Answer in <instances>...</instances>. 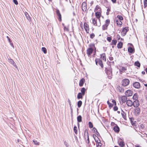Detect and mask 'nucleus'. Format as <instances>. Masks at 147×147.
<instances>
[{
    "instance_id": "nucleus-16",
    "label": "nucleus",
    "mask_w": 147,
    "mask_h": 147,
    "mask_svg": "<svg viewBox=\"0 0 147 147\" xmlns=\"http://www.w3.org/2000/svg\"><path fill=\"white\" fill-rule=\"evenodd\" d=\"M126 104L128 107H131L133 105V102L130 100H128L126 101Z\"/></svg>"
},
{
    "instance_id": "nucleus-42",
    "label": "nucleus",
    "mask_w": 147,
    "mask_h": 147,
    "mask_svg": "<svg viewBox=\"0 0 147 147\" xmlns=\"http://www.w3.org/2000/svg\"><path fill=\"white\" fill-rule=\"evenodd\" d=\"M110 23V20L109 19H107L105 21L106 24H106V25H107V26H108Z\"/></svg>"
},
{
    "instance_id": "nucleus-53",
    "label": "nucleus",
    "mask_w": 147,
    "mask_h": 147,
    "mask_svg": "<svg viewBox=\"0 0 147 147\" xmlns=\"http://www.w3.org/2000/svg\"><path fill=\"white\" fill-rule=\"evenodd\" d=\"M98 136H100V135L99 134V133L97 131V130H96V132L95 133Z\"/></svg>"
},
{
    "instance_id": "nucleus-38",
    "label": "nucleus",
    "mask_w": 147,
    "mask_h": 147,
    "mask_svg": "<svg viewBox=\"0 0 147 147\" xmlns=\"http://www.w3.org/2000/svg\"><path fill=\"white\" fill-rule=\"evenodd\" d=\"M74 130L75 133L76 134L78 133V129L77 127L75 125L74 127Z\"/></svg>"
},
{
    "instance_id": "nucleus-5",
    "label": "nucleus",
    "mask_w": 147,
    "mask_h": 147,
    "mask_svg": "<svg viewBox=\"0 0 147 147\" xmlns=\"http://www.w3.org/2000/svg\"><path fill=\"white\" fill-rule=\"evenodd\" d=\"M129 81L127 79H125L123 80L122 81V86L125 87L127 86L129 84Z\"/></svg>"
},
{
    "instance_id": "nucleus-39",
    "label": "nucleus",
    "mask_w": 147,
    "mask_h": 147,
    "mask_svg": "<svg viewBox=\"0 0 147 147\" xmlns=\"http://www.w3.org/2000/svg\"><path fill=\"white\" fill-rule=\"evenodd\" d=\"M42 52L45 54H46L47 53V50L45 47H42Z\"/></svg>"
},
{
    "instance_id": "nucleus-56",
    "label": "nucleus",
    "mask_w": 147,
    "mask_h": 147,
    "mask_svg": "<svg viewBox=\"0 0 147 147\" xmlns=\"http://www.w3.org/2000/svg\"><path fill=\"white\" fill-rule=\"evenodd\" d=\"M96 130H97L96 129L95 127H93V129H92V131L94 132L95 133L96 132Z\"/></svg>"
},
{
    "instance_id": "nucleus-25",
    "label": "nucleus",
    "mask_w": 147,
    "mask_h": 147,
    "mask_svg": "<svg viewBox=\"0 0 147 147\" xmlns=\"http://www.w3.org/2000/svg\"><path fill=\"white\" fill-rule=\"evenodd\" d=\"M84 95L82 94L80 92H79L77 96V98L78 99H82L83 96H84Z\"/></svg>"
},
{
    "instance_id": "nucleus-37",
    "label": "nucleus",
    "mask_w": 147,
    "mask_h": 147,
    "mask_svg": "<svg viewBox=\"0 0 147 147\" xmlns=\"http://www.w3.org/2000/svg\"><path fill=\"white\" fill-rule=\"evenodd\" d=\"M92 23L94 26L97 25L96 20L95 18L92 19Z\"/></svg>"
},
{
    "instance_id": "nucleus-20",
    "label": "nucleus",
    "mask_w": 147,
    "mask_h": 147,
    "mask_svg": "<svg viewBox=\"0 0 147 147\" xmlns=\"http://www.w3.org/2000/svg\"><path fill=\"white\" fill-rule=\"evenodd\" d=\"M85 80L83 78L81 79L80 81L79 86L80 87L83 86L85 82Z\"/></svg>"
},
{
    "instance_id": "nucleus-48",
    "label": "nucleus",
    "mask_w": 147,
    "mask_h": 147,
    "mask_svg": "<svg viewBox=\"0 0 147 147\" xmlns=\"http://www.w3.org/2000/svg\"><path fill=\"white\" fill-rule=\"evenodd\" d=\"M118 109V107L116 105L114 106L113 108V110L114 111H116Z\"/></svg>"
},
{
    "instance_id": "nucleus-30",
    "label": "nucleus",
    "mask_w": 147,
    "mask_h": 147,
    "mask_svg": "<svg viewBox=\"0 0 147 147\" xmlns=\"http://www.w3.org/2000/svg\"><path fill=\"white\" fill-rule=\"evenodd\" d=\"M134 65L138 67H140V63L138 61H136L134 63Z\"/></svg>"
},
{
    "instance_id": "nucleus-62",
    "label": "nucleus",
    "mask_w": 147,
    "mask_h": 147,
    "mask_svg": "<svg viewBox=\"0 0 147 147\" xmlns=\"http://www.w3.org/2000/svg\"><path fill=\"white\" fill-rule=\"evenodd\" d=\"M93 137L94 138V139L95 140V138L96 137H97V138H98V139H99V138H98V137L96 136V135L95 134H93Z\"/></svg>"
},
{
    "instance_id": "nucleus-3",
    "label": "nucleus",
    "mask_w": 147,
    "mask_h": 147,
    "mask_svg": "<svg viewBox=\"0 0 147 147\" xmlns=\"http://www.w3.org/2000/svg\"><path fill=\"white\" fill-rule=\"evenodd\" d=\"M134 109L133 113L135 116H138L140 114L141 109L139 107H135Z\"/></svg>"
},
{
    "instance_id": "nucleus-6",
    "label": "nucleus",
    "mask_w": 147,
    "mask_h": 147,
    "mask_svg": "<svg viewBox=\"0 0 147 147\" xmlns=\"http://www.w3.org/2000/svg\"><path fill=\"white\" fill-rule=\"evenodd\" d=\"M113 123L115 126L114 127L113 129L115 132L119 133L120 131V128L117 124H115L114 122H112L111 124Z\"/></svg>"
},
{
    "instance_id": "nucleus-29",
    "label": "nucleus",
    "mask_w": 147,
    "mask_h": 147,
    "mask_svg": "<svg viewBox=\"0 0 147 147\" xmlns=\"http://www.w3.org/2000/svg\"><path fill=\"white\" fill-rule=\"evenodd\" d=\"M25 15L26 16V17L27 18V19L29 21H31V20L30 19V17L29 14L27 12H26L25 13Z\"/></svg>"
},
{
    "instance_id": "nucleus-57",
    "label": "nucleus",
    "mask_w": 147,
    "mask_h": 147,
    "mask_svg": "<svg viewBox=\"0 0 147 147\" xmlns=\"http://www.w3.org/2000/svg\"><path fill=\"white\" fill-rule=\"evenodd\" d=\"M7 38L8 40V41L9 42H12L10 38L9 37H8V36H7Z\"/></svg>"
},
{
    "instance_id": "nucleus-23",
    "label": "nucleus",
    "mask_w": 147,
    "mask_h": 147,
    "mask_svg": "<svg viewBox=\"0 0 147 147\" xmlns=\"http://www.w3.org/2000/svg\"><path fill=\"white\" fill-rule=\"evenodd\" d=\"M8 59L9 60V62L10 63L13 65L14 66H15L16 67H17V66L16 65V63H15V62L14 61L13 59Z\"/></svg>"
},
{
    "instance_id": "nucleus-49",
    "label": "nucleus",
    "mask_w": 147,
    "mask_h": 147,
    "mask_svg": "<svg viewBox=\"0 0 147 147\" xmlns=\"http://www.w3.org/2000/svg\"><path fill=\"white\" fill-rule=\"evenodd\" d=\"M64 144L66 147H69V145L68 144V143L66 141L64 142Z\"/></svg>"
},
{
    "instance_id": "nucleus-27",
    "label": "nucleus",
    "mask_w": 147,
    "mask_h": 147,
    "mask_svg": "<svg viewBox=\"0 0 147 147\" xmlns=\"http://www.w3.org/2000/svg\"><path fill=\"white\" fill-rule=\"evenodd\" d=\"M100 57L102 58V59L105 61H106V57L105 56V53H103L100 55Z\"/></svg>"
},
{
    "instance_id": "nucleus-60",
    "label": "nucleus",
    "mask_w": 147,
    "mask_h": 147,
    "mask_svg": "<svg viewBox=\"0 0 147 147\" xmlns=\"http://www.w3.org/2000/svg\"><path fill=\"white\" fill-rule=\"evenodd\" d=\"M121 69L123 70V71H125V70H127V69L126 68V67H122Z\"/></svg>"
},
{
    "instance_id": "nucleus-8",
    "label": "nucleus",
    "mask_w": 147,
    "mask_h": 147,
    "mask_svg": "<svg viewBox=\"0 0 147 147\" xmlns=\"http://www.w3.org/2000/svg\"><path fill=\"white\" fill-rule=\"evenodd\" d=\"M122 20H119L117 19V18H115V21L116 23L117 24V26L119 27H121L122 24V22L121 21Z\"/></svg>"
},
{
    "instance_id": "nucleus-7",
    "label": "nucleus",
    "mask_w": 147,
    "mask_h": 147,
    "mask_svg": "<svg viewBox=\"0 0 147 147\" xmlns=\"http://www.w3.org/2000/svg\"><path fill=\"white\" fill-rule=\"evenodd\" d=\"M133 94V91L130 90H127L125 92V94L127 97L131 96Z\"/></svg>"
},
{
    "instance_id": "nucleus-50",
    "label": "nucleus",
    "mask_w": 147,
    "mask_h": 147,
    "mask_svg": "<svg viewBox=\"0 0 147 147\" xmlns=\"http://www.w3.org/2000/svg\"><path fill=\"white\" fill-rule=\"evenodd\" d=\"M112 102L113 103V105H114L115 106L116 105V102L115 100H112Z\"/></svg>"
},
{
    "instance_id": "nucleus-34",
    "label": "nucleus",
    "mask_w": 147,
    "mask_h": 147,
    "mask_svg": "<svg viewBox=\"0 0 147 147\" xmlns=\"http://www.w3.org/2000/svg\"><path fill=\"white\" fill-rule=\"evenodd\" d=\"M99 9V11H101V9L100 7L98 5H97L95 8L94 11H95L96 10H98Z\"/></svg>"
},
{
    "instance_id": "nucleus-59",
    "label": "nucleus",
    "mask_w": 147,
    "mask_h": 147,
    "mask_svg": "<svg viewBox=\"0 0 147 147\" xmlns=\"http://www.w3.org/2000/svg\"><path fill=\"white\" fill-rule=\"evenodd\" d=\"M109 63H110V64L109 65H111H111H114V62L113 61L112 62H110Z\"/></svg>"
},
{
    "instance_id": "nucleus-40",
    "label": "nucleus",
    "mask_w": 147,
    "mask_h": 147,
    "mask_svg": "<svg viewBox=\"0 0 147 147\" xmlns=\"http://www.w3.org/2000/svg\"><path fill=\"white\" fill-rule=\"evenodd\" d=\"M108 26H107L105 24L103 25L102 26V30H107V29Z\"/></svg>"
},
{
    "instance_id": "nucleus-47",
    "label": "nucleus",
    "mask_w": 147,
    "mask_h": 147,
    "mask_svg": "<svg viewBox=\"0 0 147 147\" xmlns=\"http://www.w3.org/2000/svg\"><path fill=\"white\" fill-rule=\"evenodd\" d=\"M33 142L34 143V144H35L36 145H39V143L36 140H33Z\"/></svg>"
},
{
    "instance_id": "nucleus-10",
    "label": "nucleus",
    "mask_w": 147,
    "mask_h": 147,
    "mask_svg": "<svg viewBox=\"0 0 147 147\" xmlns=\"http://www.w3.org/2000/svg\"><path fill=\"white\" fill-rule=\"evenodd\" d=\"M56 13L58 17V19L59 21L61 22L62 20L61 15L60 13V11L58 9H57L56 11Z\"/></svg>"
},
{
    "instance_id": "nucleus-43",
    "label": "nucleus",
    "mask_w": 147,
    "mask_h": 147,
    "mask_svg": "<svg viewBox=\"0 0 147 147\" xmlns=\"http://www.w3.org/2000/svg\"><path fill=\"white\" fill-rule=\"evenodd\" d=\"M144 7L145 8L147 6V0H144Z\"/></svg>"
},
{
    "instance_id": "nucleus-15",
    "label": "nucleus",
    "mask_w": 147,
    "mask_h": 147,
    "mask_svg": "<svg viewBox=\"0 0 147 147\" xmlns=\"http://www.w3.org/2000/svg\"><path fill=\"white\" fill-rule=\"evenodd\" d=\"M86 4L85 2H83L82 5V9L83 11H85L86 9Z\"/></svg>"
},
{
    "instance_id": "nucleus-9",
    "label": "nucleus",
    "mask_w": 147,
    "mask_h": 147,
    "mask_svg": "<svg viewBox=\"0 0 147 147\" xmlns=\"http://www.w3.org/2000/svg\"><path fill=\"white\" fill-rule=\"evenodd\" d=\"M129 30V27H125L123 28L121 33H123L124 34V36H125L127 32H128Z\"/></svg>"
},
{
    "instance_id": "nucleus-46",
    "label": "nucleus",
    "mask_w": 147,
    "mask_h": 147,
    "mask_svg": "<svg viewBox=\"0 0 147 147\" xmlns=\"http://www.w3.org/2000/svg\"><path fill=\"white\" fill-rule=\"evenodd\" d=\"M95 36V34L94 33H92L90 34V37L91 38H93Z\"/></svg>"
},
{
    "instance_id": "nucleus-4",
    "label": "nucleus",
    "mask_w": 147,
    "mask_h": 147,
    "mask_svg": "<svg viewBox=\"0 0 147 147\" xmlns=\"http://www.w3.org/2000/svg\"><path fill=\"white\" fill-rule=\"evenodd\" d=\"M95 61L96 65H98V64L102 68H103V67L104 65L100 59H96L95 60Z\"/></svg>"
},
{
    "instance_id": "nucleus-32",
    "label": "nucleus",
    "mask_w": 147,
    "mask_h": 147,
    "mask_svg": "<svg viewBox=\"0 0 147 147\" xmlns=\"http://www.w3.org/2000/svg\"><path fill=\"white\" fill-rule=\"evenodd\" d=\"M138 97V94L136 93H135L134 94L132 98L133 99L135 100H138L137 99Z\"/></svg>"
},
{
    "instance_id": "nucleus-54",
    "label": "nucleus",
    "mask_w": 147,
    "mask_h": 147,
    "mask_svg": "<svg viewBox=\"0 0 147 147\" xmlns=\"http://www.w3.org/2000/svg\"><path fill=\"white\" fill-rule=\"evenodd\" d=\"M136 122V121H135V122H134L133 121H132L131 122V123L132 125L135 126L136 125V123H135V122Z\"/></svg>"
},
{
    "instance_id": "nucleus-51",
    "label": "nucleus",
    "mask_w": 147,
    "mask_h": 147,
    "mask_svg": "<svg viewBox=\"0 0 147 147\" xmlns=\"http://www.w3.org/2000/svg\"><path fill=\"white\" fill-rule=\"evenodd\" d=\"M108 105L109 108L111 109L112 107H113V104L110 103V104H109Z\"/></svg>"
},
{
    "instance_id": "nucleus-64",
    "label": "nucleus",
    "mask_w": 147,
    "mask_h": 147,
    "mask_svg": "<svg viewBox=\"0 0 147 147\" xmlns=\"http://www.w3.org/2000/svg\"><path fill=\"white\" fill-rule=\"evenodd\" d=\"M100 143L101 144V145H100L99 144H96V147H98V146H100V147H101V146H102V144L101 143Z\"/></svg>"
},
{
    "instance_id": "nucleus-26",
    "label": "nucleus",
    "mask_w": 147,
    "mask_h": 147,
    "mask_svg": "<svg viewBox=\"0 0 147 147\" xmlns=\"http://www.w3.org/2000/svg\"><path fill=\"white\" fill-rule=\"evenodd\" d=\"M123 43L121 42H119L117 44V47L118 49H121L122 47Z\"/></svg>"
},
{
    "instance_id": "nucleus-11",
    "label": "nucleus",
    "mask_w": 147,
    "mask_h": 147,
    "mask_svg": "<svg viewBox=\"0 0 147 147\" xmlns=\"http://www.w3.org/2000/svg\"><path fill=\"white\" fill-rule=\"evenodd\" d=\"M139 105V101L138 100H135L133 102V105L134 107H138Z\"/></svg>"
},
{
    "instance_id": "nucleus-1",
    "label": "nucleus",
    "mask_w": 147,
    "mask_h": 147,
    "mask_svg": "<svg viewBox=\"0 0 147 147\" xmlns=\"http://www.w3.org/2000/svg\"><path fill=\"white\" fill-rule=\"evenodd\" d=\"M105 72L108 78L109 79H111L112 76V69L111 66V65H109L108 67H105Z\"/></svg>"
},
{
    "instance_id": "nucleus-44",
    "label": "nucleus",
    "mask_w": 147,
    "mask_h": 147,
    "mask_svg": "<svg viewBox=\"0 0 147 147\" xmlns=\"http://www.w3.org/2000/svg\"><path fill=\"white\" fill-rule=\"evenodd\" d=\"M119 90L120 92H123L124 91V89L122 88H121L120 86L119 88Z\"/></svg>"
},
{
    "instance_id": "nucleus-33",
    "label": "nucleus",
    "mask_w": 147,
    "mask_h": 147,
    "mask_svg": "<svg viewBox=\"0 0 147 147\" xmlns=\"http://www.w3.org/2000/svg\"><path fill=\"white\" fill-rule=\"evenodd\" d=\"M86 90V88L84 87H83L81 88V92L80 93L82 94H84V95H85Z\"/></svg>"
},
{
    "instance_id": "nucleus-2",
    "label": "nucleus",
    "mask_w": 147,
    "mask_h": 147,
    "mask_svg": "<svg viewBox=\"0 0 147 147\" xmlns=\"http://www.w3.org/2000/svg\"><path fill=\"white\" fill-rule=\"evenodd\" d=\"M130 45V46L128 47V52L131 54H133L135 52V49L133 45L131 43H128Z\"/></svg>"
},
{
    "instance_id": "nucleus-31",
    "label": "nucleus",
    "mask_w": 147,
    "mask_h": 147,
    "mask_svg": "<svg viewBox=\"0 0 147 147\" xmlns=\"http://www.w3.org/2000/svg\"><path fill=\"white\" fill-rule=\"evenodd\" d=\"M117 19L120 20H123V16L121 15H118L117 16Z\"/></svg>"
},
{
    "instance_id": "nucleus-61",
    "label": "nucleus",
    "mask_w": 147,
    "mask_h": 147,
    "mask_svg": "<svg viewBox=\"0 0 147 147\" xmlns=\"http://www.w3.org/2000/svg\"><path fill=\"white\" fill-rule=\"evenodd\" d=\"M10 44L11 46L13 48H14V45L13 43L12 42H10Z\"/></svg>"
},
{
    "instance_id": "nucleus-35",
    "label": "nucleus",
    "mask_w": 147,
    "mask_h": 147,
    "mask_svg": "<svg viewBox=\"0 0 147 147\" xmlns=\"http://www.w3.org/2000/svg\"><path fill=\"white\" fill-rule=\"evenodd\" d=\"M117 43V40L115 39L113 40L111 43L110 44L111 45H116Z\"/></svg>"
},
{
    "instance_id": "nucleus-13",
    "label": "nucleus",
    "mask_w": 147,
    "mask_h": 147,
    "mask_svg": "<svg viewBox=\"0 0 147 147\" xmlns=\"http://www.w3.org/2000/svg\"><path fill=\"white\" fill-rule=\"evenodd\" d=\"M84 28L86 32L88 33L89 30V26L86 22L84 24Z\"/></svg>"
},
{
    "instance_id": "nucleus-41",
    "label": "nucleus",
    "mask_w": 147,
    "mask_h": 147,
    "mask_svg": "<svg viewBox=\"0 0 147 147\" xmlns=\"http://www.w3.org/2000/svg\"><path fill=\"white\" fill-rule=\"evenodd\" d=\"M88 125L89 128H93V125L92 123L90 121L88 122Z\"/></svg>"
},
{
    "instance_id": "nucleus-45",
    "label": "nucleus",
    "mask_w": 147,
    "mask_h": 147,
    "mask_svg": "<svg viewBox=\"0 0 147 147\" xmlns=\"http://www.w3.org/2000/svg\"><path fill=\"white\" fill-rule=\"evenodd\" d=\"M107 40L109 42H111V40H112V38L111 37H107Z\"/></svg>"
},
{
    "instance_id": "nucleus-22",
    "label": "nucleus",
    "mask_w": 147,
    "mask_h": 147,
    "mask_svg": "<svg viewBox=\"0 0 147 147\" xmlns=\"http://www.w3.org/2000/svg\"><path fill=\"white\" fill-rule=\"evenodd\" d=\"M95 16L98 19H100L101 16V12L100 11H97L95 13Z\"/></svg>"
},
{
    "instance_id": "nucleus-58",
    "label": "nucleus",
    "mask_w": 147,
    "mask_h": 147,
    "mask_svg": "<svg viewBox=\"0 0 147 147\" xmlns=\"http://www.w3.org/2000/svg\"><path fill=\"white\" fill-rule=\"evenodd\" d=\"M129 119L131 122H132L133 121V120H134V118L133 117H131L130 118H129Z\"/></svg>"
},
{
    "instance_id": "nucleus-36",
    "label": "nucleus",
    "mask_w": 147,
    "mask_h": 147,
    "mask_svg": "<svg viewBox=\"0 0 147 147\" xmlns=\"http://www.w3.org/2000/svg\"><path fill=\"white\" fill-rule=\"evenodd\" d=\"M82 102L81 100L79 101L77 103V106L78 108H80L82 106Z\"/></svg>"
},
{
    "instance_id": "nucleus-24",
    "label": "nucleus",
    "mask_w": 147,
    "mask_h": 147,
    "mask_svg": "<svg viewBox=\"0 0 147 147\" xmlns=\"http://www.w3.org/2000/svg\"><path fill=\"white\" fill-rule=\"evenodd\" d=\"M121 111L122 112L121 113V115L123 118L125 120H126L127 119L126 113L122 109H121Z\"/></svg>"
},
{
    "instance_id": "nucleus-18",
    "label": "nucleus",
    "mask_w": 147,
    "mask_h": 147,
    "mask_svg": "<svg viewBox=\"0 0 147 147\" xmlns=\"http://www.w3.org/2000/svg\"><path fill=\"white\" fill-rule=\"evenodd\" d=\"M118 143L120 147H124L125 143L123 141H118Z\"/></svg>"
},
{
    "instance_id": "nucleus-21",
    "label": "nucleus",
    "mask_w": 147,
    "mask_h": 147,
    "mask_svg": "<svg viewBox=\"0 0 147 147\" xmlns=\"http://www.w3.org/2000/svg\"><path fill=\"white\" fill-rule=\"evenodd\" d=\"M85 134H86V135L87 134V141L88 142H86L88 144H89V143H90V140H89V136H88V130L86 129L85 130V131H84L85 136Z\"/></svg>"
},
{
    "instance_id": "nucleus-55",
    "label": "nucleus",
    "mask_w": 147,
    "mask_h": 147,
    "mask_svg": "<svg viewBox=\"0 0 147 147\" xmlns=\"http://www.w3.org/2000/svg\"><path fill=\"white\" fill-rule=\"evenodd\" d=\"M64 30H66L67 31H69V29L68 28H67L66 27V26H64Z\"/></svg>"
},
{
    "instance_id": "nucleus-52",
    "label": "nucleus",
    "mask_w": 147,
    "mask_h": 147,
    "mask_svg": "<svg viewBox=\"0 0 147 147\" xmlns=\"http://www.w3.org/2000/svg\"><path fill=\"white\" fill-rule=\"evenodd\" d=\"M13 2L16 5H17L18 4V2L17 0H13Z\"/></svg>"
},
{
    "instance_id": "nucleus-63",
    "label": "nucleus",
    "mask_w": 147,
    "mask_h": 147,
    "mask_svg": "<svg viewBox=\"0 0 147 147\" xmlns=\"http://www.w3.org/2000/svg\"><path fill=\"white\" fill-rule=\"evenodd\" d=\"M117 38H118V40H119L120 39V36L119 34H118L117 35Z\"/></svg>"
},
{
    "instance_id": "nucleus-19",
    "label": "nucleus",
    "mask_w": 147,
    "mask_h": 147,
    "mask_svg": "<svg viewBox=\"0 0 147 147\" xmlns=\"http://www.w3.org/2000/svg\"><path fill=\"white\" fill-rule=\"evenodd\" d=\"M126 96H123L121 97V100L122 103H124L127 101V98Z\"/></svg>"
},
{
    "instance_id": "nucleus-17",
    "label": "nucleus",
    "mask_w": 147,
    "mask_h": 147,
    "mask_svg": "<svg viewBox=\"0 0 147 147\" xmlns=\"http://www.w3.org/2000/svg\"><path fill=\"white\" fill-rule=\"evenodd\" d=\"M89 48H91L92 49H94L95 51V53H96V48L95 47L94 44L90 43L89 44Z\"/></svg>"
},
{
    "instance_id": "nucleus-28",
    "label": "nucleus",
    "mask_w": 147,
    "mask_h": 147,
    "mask_svg": "<svg viewBox=\"0 0 147 147\" xmlns=\"http://www.w3.org/2000/svg\"><path fill=\"white\" fill-rule=\"evenodd\" d=\"M77 122H81L82 121V117L81 115H79L77 117Z\"/></svg>"
},
{
    "instance_id": "nucleus-14",
    "label": "nucleus",
    "mask_w": 147,
    "mask_h": 147,
    "mask_svg": "<svg viewBox=\"0 0 147 147\" xmlns=\"http://www.w3.org/2000/svg\"><path fill=\"white\" fill-rule=\"evenodd\" d=\"M133 86L136 88L138 89L140 88V85L139 82H135L133 84Z\"/></svg>"
},
{
    "instance_id": "nucleus-12",
    "label": "nucleus",
    "mask_w": 147,
    "mask_h": 147,
    "mask_svg": "<svg viewBox=\"0 0 147 147\" xmlns=\"http://www.w3.org/2000/svg\"><path fill=\"white\" fill-rule=\"evenodd\" d=\"M94 51V49H92L91 48H89L87 50V54L88 56H89Z\"/></svg>"
}]
</instances>
